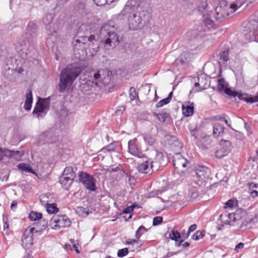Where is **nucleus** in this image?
<instances>
[{"label": "nucleus", "instance_id": "obj_59", "mask_svg": "<svg viewBox=\"0 0 258 258\" xmlns=\"http://www.w3.org/2000/svg\"><path fill=\"white\" fill-rule=\"evenodd\" d=\"M106 149L108 151H112L115 150L113 144H110L106 147Z\"/></svg>", "mask_w": 258, "mask_h": 258}, {"label": "nucleus", "instance_id": "obj_23", "mask_svg": "<svg viewBox=\"0 0 258 258\" xmlns=\"http://www.w3.org/2000/svg\"><path fill=\"white\" fill-rule=\"evenodd\" d=\"M74 180L69 177L60 175L59 178V182L64 189L68 190L73 183Z\"/></svg>", "mask_w": 258, "mask_h": 258}, {"label": "nucleus", "instance_id": "obj_21", "mask_svg": "<svg viewBox=\"0 0 258 258\" xmlns=\"http://www.w3.org/2000/svg\"><path fill=\"white\" fill-rule=\"evenodd\" d=\"M205 77L204 75H201L198 77L199 81L195 83V88L193 89L195 92L206 89L209 87V81Z\"/></svg>", "mask_w": 258, "mask_h": 258}, {"label": "nucleus", "instance_id": "obj_41", "mask_svg": "<svg viewBox=\"0 0 258 258\" xmlns=\"http://www.w3.org/2000/svg\"><path fill=\"white\" fill-rule=\"evenodd\" d=\"M147 231V229L143 226H141L139 227L138 230L136 232V238L137 239H139L141 236Z\"/></svg>", "mask_w": 258, "mask_h": 258}, {"label": "nucleus", "instance_id": "obj_31", "mask_svg": "<svg viewBox=\"0 0 258 258\" xmlns=\"http://www.w3.org/2000/svg\"><path fill=\"white\" fill-rule=\"evenodd\" d=\"M249 189L251 190L250 195L252 197H258V184L253 182L248 183Z\"/></svg>", "mask_w": 258, "mask_h": 258}, {"label": "nucleus", "instance_id": "obj_27", "mask_svg": "<svg viewBox=\"0 0 258 258\" xmlns=\"http://www.w3.org/2000/svg\"><path fill=\"white\" fill-rule=\"evenodd\" d=\"M88 40L90 41L89 44L90 49L93 50L95 52H97L99 50V46L97 41L95 40V36L91 35L88 38Z\"/></svg>", "mask_w": 258, "mask_h": 258}, {"label": "nucleus", "instance_id": "obj_29", "mask_svg": "<svg viewBox=\"0 0 258 258\" xmlns=\"http://www.w3.org/2000/svg\"><path fill=\"white\" fill-rule=\"evenodd\" d=\"M9 152L10 155H6V157L12 158L17 161L20 160L24 155L23 151L9 150Z\"/></svg>", "mask_w": 258, "mask_h": 258}, {"label": "nucleus", "instance_id": "obj_9", "mask_svg": "<svg viewBox=\"0 0 258 258\" xmlns=\"http://www.w3.org/2000/svg\"><path fill=\"white\" fill-rule=\"evenodd\" d=\"M50 101L48 98L39 99L36 106L33 111V114L36 115L38 118H43L46 114V111L49 109Z\"/></svg>", "mask_w": 258, "mask_h": 258}, {"label": "nucleus", "instance_id": "obj_33", "mask_svg": "<svg viewBox=\"0 0 258 258\" xmlns=\"http://www.w3.org/2000/svg\"><path fill=\"white\" fill-rule=\"evenodd\" d=\"M194 106L191 105H182V110L183 114L185 116H189L194 113Z\"/></svg>", "mask_w": 258, "mask_h": 258}, {"label": "nucleus", "instance_id": "obj_36", "mask_svg": "<svg viewBox=\"0 0 258 258\" xmlns=\"http://www.w3.org/2000/svg\"><path fill=\"white\" fill-rule=\"evenodd\" d=\"M159 120L162 122H167L169 119L170 117L168 113L166 112H161L158 114H155Z\"/></svg>", "mask_w": 258, "mask_h": 258}, {"label": "nucleus", "instance_id": "obj_46", "mask_svg": "<svg viewBox=\"0 0 258 258\" xmlns=\"http://www.w3.org/2000/svg\"><path fill=\"white\" fill-rule=\"evenodd\" d=\"M128 253L127 248H124L119 249L117 252V256L119 257H123L126 255Z\"/></svg>", "mask_w": 258, "mask_h": 258}, {"label": "nucleus", "instance_id": "obj_22", "mask_svg": "<svg viewBox=\"0 0 258 258\" xmlns=\"http://www.w3.org/2000/svg\"><path fill=\"white\" fill-rule=\"evenodd\" d=\"M194 56V55L189 52H184L175 60L174 64H185L188 63L191 61Z\"/></svg>", "mask_w": 258, "mask_h": 258}, {"label": "nucleus", "instance_id": "obj_53", "mask_svg": "<svg viewBox=\"0 0 258 258\" xmlns=\"http://www.w3.org/2000/svg\"><path fill=\"white\" fill-rule=\"evenodd\" d=\"M77 212L79 213L82 212V215H85L87 216V215H88V214H89V212L88 211H86V209L82 207L78 208Z\"/></svg>", "mask_w": 258, "mask_h": 258}, {"label": "nucleus", "instance_id": "obj_54", "mask_svg": "<svg viewBox=\"0 0 258 258\" xmlns=\"http://www.w3.org/2000/svg\"><path fill=\"white\" fill-rule=\"evenodd\" d=\"M244 247V244L242 242H240L237 244L234 248V250L236 252H238L239 250L242 249Z\"/></svg>", "mask_w": 258, "mask_h": 258}, {"label": "nucleus", "instance_id": "obj_24", "mask_svg": "<svg viewBox=\"0 0 258 258\" xmlns=\"http://www.w3.org/2000/svg\"><path fill=\"white\" fill-rule=\"evenodd\" d=\"M32 102L33 97L32 91L31 89H28V92L26 95V99L24 106L25 109L28 111L30 110L32 107Z\"/></svg>", "mask_w": 258, "mask_h": 258}, {"label": "nucleus", "instance_id": "obj_39", "mask_svg": "<svg viewBox=\"0 0 258 258\" xmlns=\"http://www.w3.org/2000/svg\"><path fill=\"white\" fill-rule=\"evenodd\" d=\"M29 218L31 221H36L42 218V214L37 212L32 211L29 215Z\"/></svg>", "mask_w": 258, "mask_h": 258}, {"label": "nucleus", "instance_id": "obj_34", "mask_svg": "<svg viewBox=\"0 0 258 258\" xmlns=\"http://www.w3.org/2000/svg\"><path fill=\"white\" fill-rule=\"evenodd\" d=\"M73 44H74V51H75V54L76 55H77V54L80 55L81 53L80 52H79V47H81L82 45V48H83V49H82L81 50V52H82V54H83L85 52V50H84V43H81L80 42V41L78 39H77L75 41V43L74 42H73Z\"/></svg>", "mask_w": 258, "mask_h": 258}, {"label": "nucleus", "instance_id": "obj_38", "mask_svg": "<svg viewBox=\"0 0 258 258\" xmlns=\"http://www.w3.org/2000/svg\"><path fill=\"white\" fill-rule=\"evenodd\" d=\"M46 211L48 213L54 214L58 212V209L56 207L55 204H46Z\"/></svg>", "mask_w": 258, "mask_h": 258}, {"label": "nucleus", "instance_id": "obj_45", "mask_svg": "<svg viewBox=\"0 0 258 258\" xmlns=\"http://www.w3.org/2000/svg\"><path fill=\"white\" fill-rule=\"evenodd\" d=\"M115 0H94L97 6H103L106 4H111Z\"/></svg>", "mask_w": 258, "mask_h": 258}, {"label": "nucleus", "instance_id": "obj_5", "mask_svg": "<svg viewBox=\"0 0 258 258\" xmlns=\"http://www.w3.org/2000/svg\"><path fill=\"white\" fill-rule=\"evenodd\" d=\"M245 215V211L241 209H237L234 213H222L219 217L221 224H219L217 229L219 230H221L225 225H234L235 223L241 220Z\"/></svg>", "mask_w": 258, "mask_h": 258}, {"label": "nucleus", "instance_id": "obj_12", "mask_svg": "<svg viewBox=\"0 0 258 258\" xmlns=\"http://www.w3.org/2000/svg\"><path fill=\"white\" fill-rule=\"evenodd\" d=\"M52 228L54 229L68 227L71 225V221L66 215H54L50 220Z\"/></svg>", "mask_w": 258, "mask_h": 258}, {"label": "nucleus", "instance_id": "obj_11", "mask_svg": "<svg viewBox=\"0 0 258 258\" xmlns=\"http://www.w3.org/2000/svg\"><path fill=\"white\" fill-rule=\"evenodd\" d=\"M195 172L197 178L196 183L199 186H202L209 179L211 175L209 168L204 166H198L196 167Z\"/></svg>", "mask_w": 258, "mask_h": 258}, {"label": "nucleus", "instance_id": "obj_17", "mask_svg": "<svg viewBox=\"0 0 258 258\" xmlns=\"http://www.w3.org/2000/svg\"><path fill=\"white\" fill-rule=\"evenodd\" d=\"M188 163L187 160L182 156L179 153L175 154L173 157V164L175 168L179 171H183V168Z\"/></svg>", "mask_w": 258, "mask_h": 258}, {"label": "nucleus", "instance_id": "obj_40", "mask_svg": "<svg viewBox=\"0 0 258 258\" xmlns=\"http://www.w3.org/2000/svg\"><path fill=\"white\" fill-rule=\"evenodd\" d=\"M50 131H47L41 134L40 136V139L44 143H50V137L52 135Z\"/></svg>", "mask_w": 258, "mask_h": 258}, {"label": "nucleus", "instance_id": "obj_28", "mask_svg": "<svg viewBox=\"0 0 258 258\" xmlns=\"http://www.w3.org/2000/svg\"><path fill=\"white\" fill-rule=\"evenodd\" d=\"M17 167L21 171H25L26 172L31 173L32 174L36 175V172L33 170L31 166L26 163H21L17 165Z\"/></svg>", "mask_w": 258, "mask_h": 258}, {"label": "nucleus", "instance_id": "obj_61", "mask_svg": "<svg viewBox=\"0 0 258 258\" xmlns=\"http://www.w3.org/2000/svg\"><path fill=\"white\" fill-rule=\"evenodd\" d=\"M17 202H15V201H13L12 203H11V209H13V207H16L17 206Z\"/></svg>", "mask_w": 258, "mask_h": 258}, {"label": "nucleus", "instance_id": "obj_15", "mask_svg": "<svg viewBox=\"0 0 258 258\" xmlns=\"http://www.w3.org/2000/svg\"><path fill=\"white\" fill-rule=\"evenodd\" d=\"M220 148L215 152V156L217 158H222L227 156L231 151V143L230 141L221 140L220 143Z\"/></svg>", "mask_w": 258, "mask_h": 258}, {"label": "nucleus", "instance_id": "obj_55", "mask_svg": "<svg viewBox=\"0 0 258 258\" xmlns=\"http://www.w3.org/2000/svg\"><path fill=\"white\" fill-rule=\"evenodd\" d=\"M124 110L125 108L123 106H120L115 111V114L116 115H120L122 113Z\"/></svg>", "mask_w": 258, "mask_h": 258}, {"label": "nucleus", "instance_id": "obj_13", "mask_svg": "<svg viewBox=\"0 0 258 258\" xmlns=\"http://www.w3.org/2000/svg\"><path fill=\"white\" fill-rule=\"evenodd\" d=\"M34 227H27L24 232L22 238V245L25 249L29 248L33 244V234L38 232Z\"/></svg>", "mask_w": 258, "mask_h": 258}, {"label": "nucleus", "instance_id": "obj_43", "mask_svg": "<svg viewBox=\"0 0 258 258\" xmlns=\"http://www.w3.org/2000/svg\"><path fill=\"white\" fill-rule=\"evenodd\" d=\"M169 237L171 240L177 241L178 239L180 238V234L177 231L172 230L171 233L169 234Z\"/></svg>", "mask_w": 258, "mask_h": 258}, {"label": "nucleus", "instance_id": "obj_57", "mask_svg": "<svg viewBox=\"0 0 258 258\" xmlns=\"http://www.w3.org/2000/svg\"><path fill=\"white\" fill-rule=\"evenodd\" d=\"M126 243L127 244H134L135 243H138V242L135 239H127L126 240Z\"/></svg>", "mask_w": 258, "mask_h": 258}, {"label": "nucleus", "instance_id": "obj_1", "mask_svg": "<svg viewBox=\"0 0 258 258\" xmlns=\"http://www.w3.org/2000/svg\"><path fill=\"white\" fill-rule=\"evenodd\" d=\"M37 29V26L34 22H29L27 26L26 33L18 39V48L23 53L24 57H26L34 48Z\"/></svg>", "mask_w": 258, "mask_h": 258}, {"label": "nucleus", "instance_id": "obj_35", "mask_svg": "<svg viewBox=\"0 0 258 258\" xmlns=\"http://www.w3.org/2000/svg\"><path fill=\"white\" fill-rule=\"evenodd\" d=\"M227 83L225 82L224 79H218L217 84V89L219 92H224L226 89L228 88L227 87Z\"/></svg>", "mask_w": 258, "mask_h": 258}, {"label": "nucleus", "instance_id": "obj_2", "mask_svg": "<svg viewBox=\"0 0 258 258\" xmlns=\"http://www.w3.org/2000/svg\"><path fill=\"white\" fill-rule=\"evenodd\" d=\"M84 69V66H67L59 76V91L63 93L68 90Z\"/></svg>", "mask_w": 258, "mask_h": 258}, {"label": "nucleus", "instance_id": "obj_3", "mask_svg": "<svg viewBox=\"0 0 258 258\" xmlns=\"http://www.w3.org/2000/svg\"><path fill=\"white\" fill-rule=\"evenodd\" d=\"M109 22L103 25L100 30L99 37L106 50H110L119 44V36L115 32L114 26Z\"/></svg>", "mask_w": 258, "mask_h": 258}, {"label": "nucleus", "instance_id": "obj_32", "mask_svg": "<svg viewBox=\"0 0 258 258\" xmlns=\"http://www.w3.org/2000/svg\"><path fill=\"white\" fill-rule=\"evenodd\" d=\"M173 93L172 92H171L169 94L167 97L166 98H164L163 99H162L159 102H158L156 105V106L157 108L161 107L164 105L168 104L171 100L172 97Z\"/></svg>", "mask_w": 258, "mask_h": 258}, {"label": "nucleus", "instance_id": "obj_58", "mask_svg": "<svg viewBox=\"0 0 258 258\" xmlns=\"http://www.w3.org/2000/svg\"><path fill=\"white\" fill-rule=\"evenodd\" d=\"M134 210V207L131 206L130 207H127L125 209H124L123 211V212L124 213H130L131 212H132Z\"/></svg>", "mask_w": 258, "mask_h": 258}, {"label": "nucleus", "instance_id": "obj_62", "mask_svg": "<svg viewBox=\"0 0 258 258\" xmlns=\"http://www.w3.org/2000/svg\"><path fill=\"white\" fill-rule=\"evenodd\" d=\"M73 247L77 253H79L80 251L78 250V246L76 244H74Z\"/></svg>", "mask_w": 258, "mask_h": 258}, {"label": "nucleus", "instance_id": "obj_56", "mask_svg": "<svg viewBox=\"0 0 258 258\" xmlns=\"http://www.w3.org/2000/svg\"><path fill=\"white\" fill-rule=\"evenodd\" d=\"M233 204L234 201L233 200H229L226 202L225 205L226 206V207L225 208H232L233 206Z\"/></svg>", "mask_w": 258, "mask_h": 258}, {"label": "nucleus", "instance_id": "obj_63", "mask_svg": "<svg viewBox=\"0 0 258 258\" xmlns=\"http://www.w3.org/2000/svg\"><path fill=\"white\" fill-rule=\"evenodd\" d=\"M189 243L188 242H185L183 244H182V246L184 247H188V246H189Z\"/></svg>", "mask_w": 258, "mask_h": 258}, {"label": "nucleus", "instance_id": "obj_60", "mask_svg": "<svg viewBox=\"0 0 258 258\" xmlns=\"http://www.w3.org/2000/svg\"><path fill=\"white\" fill-rule=\"evenodd\" d=\"M4 221V230L6 231V229H8L9 228V224L7 223V222L5 221L4 219H3Z\"/></svg>", "mask_w": 258, "mask_h": 258}, {"label": "nucleus", "instance_id": "obj_19", "mask_svg": "<svg viewBox=\"0 0 258 258\" xmlns=\"http://www.w3.org/2000/svg\"><path fill=\"white\" fill-rule=\"evenodd\" d=\"M153 163L154 162L152 159H148L139 164L138 167V170L139 172L142 173L147 174L152 172L154 170Z\"/></svg>", "mask_w": 258, "mask_h": 258}, {"label": "nucleus", "instance_id": "obj_37", "mask_svg": "<svg viewBox=\"0 0 258 258\" xmlns=\"http://www.w3.org/2000/svg\"><path fill=\"white\" fill-rule=\"evenodd\" d=\"M144 140L145 143L150 146L153 145L156 141L155 137L150 134L145 135L144 136Z\"/></svg>", "mask_w": 258, "mask_h": 258}, {"label": "nucleus", "instance_id": "obj_4", "mask_svg": "<svg viewBox=\"0 0 258 258\" xmlns=\"http://www.w3.org/2000/svg\"><path fill=\"white\" fill-rule=\"evenodd\" d=\"M242 4L238 2L230 5L226 4L225 1H221L215 10L214 17L216 21L222 22L230 14L235 12Z\"/></svg>", "mask_w": 258, "mask_h": 258}, {"label": "nucleus", "instance_id": "obj_10", "mask_svg": "<svg viewBox=\"0 0 258 258\" xmlns=\"http://www.w3.org/2000/svg\"><path fill=\"white\" fill-rule=\"evenodd\" d=\"M79 180L84 187L91 191L96 190L95 180L93 177L84 171H79L78 173Z\"/></svg>", "mask_w": 258, "mask_h": 258}, {"label": "nucleus", "instance_id": "obj_25", "mask_svg": "<svg viewBox=\"0 0 258 258\" xmlns=\"http://www.w3.org/2000/svg\"><path fill=\"white\" fill-rule=\"evenodd\" d=\"M213 135L215 138L223 136L224 134V127L219 123H215L213 125Z\"/></svg>", "mask_w": 258, "mask_h": 258}, {"label": "nucleus", "instance_id": "obj_8", "mask_svg": "<svg viewBox=\"0 0 258 258\" xmlns=\"http://www.w3.org/2000/svg\"><path fill=\"white\" fill-rule=\"evenodd\" d=\"M146 15L140 14L131 13L128 18V26L130 29L135 30L140 28L148 22V19H145Z\"/></svg>", "mask_w": 258, "mask_h": 258}, {"label": "nucleus", "instance_id": "obj_16", "mask_svg": "<svg viewBox=\"0 0 258 258\" xmlns=\"http://www.w3.org/2000/svg\"><path fill=\"white\" fill-rule=\"evenodd\" d=\"M224 93L230 96H238L239 99L244 100L247 103H252L258 102V93L257 95L254 97H249L247 96V94H239L237 92L232 90L231 89L228 88L226 89Z\"/></svg>", "mask_w": 258, "mask_h": 258}, {"label": "nucleus", "instance_id": "obj_30", "mask_svg": "<svg viewBox=\"0 0 258 258\" xmlns=\"http://www.w3.org/2000/svg\"><path fill=\"white\" fill-rule=\"evenodd\" d=\"M61 175L68 177L73 179H74L75 176L73 168L71 166L66 167L63 170V173Z\"/></svg>", "mask_w": 258, "mask_h": 258}, {"label": "nucleus", "instance_id": "obj_64", "mask_svg": "<svg viewBox=\"0 0 258 258\" xmlns=\"http://www.w3.org/2000/svg\"><path fill=\"white\" fill-rule=\"evenodd\" d=\"M216 117L218 119H220V120H223L224 119V116H222V115H218L217 116H216Z\"/></svg>", "mask_w": 258, "mask_h": 258}, {"label": "nucleus", "instance_id": "obj_20", "mask_svg": "<svg viewBox=\"0 0 258 258\" xmlns=\"http://www.w3.org/2000/svg\"><path fill=\"white\" fill-rule=\"evenodd\" d=\"M228 50H224L219 53L218 55L214 56L212 63L213 64H222L226 63L228 58Z\"/></svg>", "mask_w": 258, "mask_h": 258}, {"label": "nucleus", "instance_id": "obj_18", "mask_svg": "<svg viewBox=\"0 0 258 258\" xmlns=\"http://www.w3.org/2000/svg\"><path fill=\"white\" fill-rule=\"evenodd\" d=\"M137 139L135 138L130 140L128 142V151L132 155L139 158H143L144 154L138 147L137 144Z\"/></svg>", "mask_w": 258, "mask_h": 258}, {"label": "nucleus", "instance_id": "obj_42", "mask_svg": "<svg viewBox=\"0 0 258 258\" xmlns=\"http://www.w3.org/2000/svg\"><path fill=\"white\" fill-rule=\"evenodd\" d=\"M248 25V28L250 31L254 30L258 28V21L254 20H250L249 22Z\"/></svg>", "mask_w": 258, "mask_h": 258}, {"label": "nucleus", "instance_id": "obj_50", "mask_svg": "<svg viewBox=\"0 0 258 258\" xmlns=\"http://www.w3.org/2000/svg\"><path fill=\"white\" fill-rule=\"evenodd\" d=\"M48 225L47 221L43 219L40 221V230H38V232H40L42 230H44Z\"/></svg>", "mask_w": 258, "mask_h": 258}, {"label": "nucleus", "instance_id": "obj_49", "mask_svg": "<svg viewBox=\"0 0 258 258\" xmlns=\"http://www.w3.org/2000/svg\"><path fill=\"white\" fill-rule=\"evenodd\" d=\"M163 218L160 216H157L153 218V225L157 226L161 223L162 222Z\"/></svg>", "mask_w": 258, "mask_h": 258}, {"label": "nucleus", "instance_id": "obj_26", "mask_svg": "<svg viewBox=\"0 0 258 258\" xmlns=\"http://www.w3.org/2000/svg\"><path fill=\"white\" fill-rule=\"evenodd\" d=\"M58 38L57 37V33L56 31H53L51 34H48L47 39V43L48 45H51V47H53L54 44L57 41Z\"/></svg>", "mask_w": 258, "mask_h": 258}, {"label": "nucleus", "instance_id": "obj_7", "mask_svg": "<svg viewBox=\"0 0 258 258\" xmlns=\"http://www.w3.org/2000/svg\"><path fill=\"white\" fill-rule=\"evenodd\" d=\"M199 11L204 17L203 25L204 26V31H206L214 27V21L212 19L211 14L212 12L209 10L207 2L201 3L198 7Z\"/></svg>", "mask_w": 258, "mask_h": 258}, {"label": "nucleus", "instance_id": "obj_44", "mask_svg": "<svg viewBox=\"0 0 258 258\" xmlns=\"http://www.w3.org/2000/svg\"><path fill=\"white\" fill-rule=\"evenodd\" d=\"M205 234L204 232L198 230L192 236V238L195 240H198L202 239L204 236Z\"/></svg>", "mask_w": 258, "mask_h": 258}, {"label": "nucleus", "instance_id": "obj_48", "mask_svg": "<svg viewBox=\"0 0 258 258\" xmlns=\"http://www.w3.org/2000/svg\"><path fill=\"white\" fill-rule=\"evenodd\" d=\"M10 153L9 150L0 148V161L3 159L4 156L10 155Z\"/></svg>", "mask_w": 258, "mask_h": 258}, {"label": "nucleus", "instance_id": "obj_14", "mask_svg": "<svg viewBox=\"0 0 258 258\" xmlns=\"http://www.w3.org/2000/svg\"><path fill=\"white\" fill-rule=\"evenodd\" d=\"M24 72V70L21 67L17 66L16 68L5 67L3 74L7 79L10 81L15 82Z\"/></svg>", "mask_w": 258, "mask_h": 258}, {"label": "nucleus", "instance_id": "obj_47", "mask_svg": "<svg viewBox=\"0 0 258 258\" xmlns=\"http://www.w3.org/2000/svg\"><path fill=\"white\" fill-rule=\"evenodd\" d=\"M137 96L136 89L134 87H131L130 89V98L131 100L135 99Z\"/></svg>", "mask_w": 258, "mask_h": 258}, {"label": "nucleus", "instance_id": "obj_52", "mask_svg": "<svg viewBox=\"0 0 258 258\" xmlns=\"http://www.w3.org/2000/svg\"><path fill=\"white\" fill-rule=\"evenodd\" d=\"M140 0H130V4L134 7H138L140 6Z\"/></svg>", "mask_w": 258, "mask_h": 258}, {"label": "nucleus", "instance_id": "obj_51", "mask_svg": "<svg viewBox=\"0 0 258 258\" xmlns=\"http://www.w3.org/2000/svg\"><path fill=\"white\" fill-rule=\"evenodd\" d=\"M197 226L196 224H192L190 225L188 228L186 234L184 236V238L185 239L187 238L188 237L190 233L195 231L197 229Z\"/></svg>", "mask_w": 258, "mask_h": 258}, {"label": "nucleus", "instance_id": "obj_6", "mask_svg": "<svg viewBox=\"0 0 258 258\" xmlns=\"http://www.w3.org/2000/svg\"><path fill=\"white\" fill-rule=\"evenodd\" d=\"M112 72L107 69H100L99 70H92L89 72V77L91 78L93 83L97 86H100V84L106 86L109 84Z\"/></svg>", "mask_w": 258, "mask_h": 258}]
</instances>
